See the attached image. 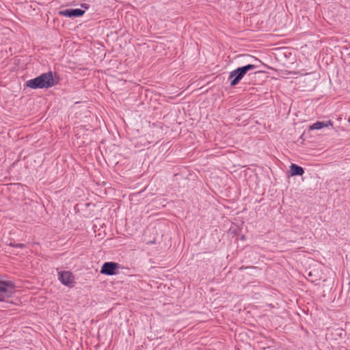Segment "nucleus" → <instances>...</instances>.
<instances>
[{
  "mask_svg": "<svg viewBox=\"0 0 350 350\" xmlns=\"http://www.w3.org/2000/svg\"><path fill=\"white\" fill-rule=\"evenodd\" d=\"M58 81V78L54 77L53 73L50 71L27 81L26 85L32 89L49 88L57 84Z\"/></svg>",
  "mask_w": 350,
  "mask_h": 350,
  "instance_id": "f257e3e1",
  "label": "nucleus"
},
{
  "mask_svg": "<svg viewBox=\"0 0 350 350\" xmlns=\"http://www.w3.org/2000/svg\"><path fill=\"white\" fill-rule=\"evenodd\" d=\"M15 293V285L0 276V301H8Z\"/></svg>",
  "mask_w": 350,
  "mask_h": 350,
  "instance_id": "f03ea898",
  "label": "nucleus"
},
{
  "mask_svg": "<svg viewBox=\"0 0 350 350\" xmlns=\"http://www.w3.org/2000/svg\"><path fill=\"white\" fill-rule=\"evenodd\" d=\"M257 68L254 64H247L246 66L237 68L230 73L229 79L230 81V86H235L243 78L246 73L250 70H253Z\"/></svg>",
  "mask_w": 350,
  "mask_h": 350,
  "instance_id": "7ed1b4c3",
  "label": "nucleus"
},
{
  "mask_svg": "<svg viewBox=\"0 0 350 350\" xmlns=\"http://www.w3.org/2000/svg\"><path fill=\"white\" fill-rule=\"evenodd\" d=\"M118 267V263L113 262H107L103 265L100 273L107 275H113L116 274V269Z\"/></svg>",
  "mask_w": 350,
  "mask_h": 350,
  "instance_id": "20e7f679",
  "label": "nucleus"
},
{
  "mask_svg": "<svg viewBox=\"0 0 350 350\" xmlns=\"http://www.w3.org/2000/svg\"><path fill=\"white\" fill-rule=\"evenodd\" d=\"M85 11L79 8L66 9L59 12L62 16L73 18L81 16L84 14Z\"/></svg>",
  "mask_w": 350,
  "mask_h": 350,
  "instance_id": "39448f33",
  "label": "nucleus"
},
{
  "mask_svg": "<svg viewBox=\"0 0 350 350\" xmlns=\"http://www.w3.org/2000/svg\"><path fill=\"white\" fill-rule=\"evenodd\" d=\"M59 280L63 284L69 286L73 282L74 278L70 272L62 271L59 273Z\"/></svg>",
  "mask_w": 350,
  "mask_h": 350,
  "instance_id": "423d86ee",
  "label": "nucleus"
},
{
  "mask_svg": "<svg viewBox=\"0 0 350 350\" xmlns=\"http://www.w3.org/2000/svg\"><path fill=\"white\" fill-rule=\"evenodd\" d=\"M328 126H332V122L331 120H328L327 122H317L312 125L310 126V130H314V129H321L323 127H327Z\"/></svg>",
  "mask_w": 350,
  "mask_h": 350,
  "instance_id": "0eeeda50",
  "label": "nucleus"
},
{
  "mask_svg": "<svg viewBox=\"0 0 350 350\" xmlns=\"http://www.w3.org/2000/svg\"><path fill=\"white\" fill-rule=\"evenodd\" d=\"M290 167L292 176H302L304 173V169L296 164H291Z\"/></svg>",
  "mask_w": 350,
  "mask_h": 350,
  "instance_id": "6e6552de",
  "label": "nucleus"
},
{
  "mask_svg": "<svg viewBox=\"0 0 350 350\" xmlns=\"http://www.w3.org/2000/svg\"><path fill=\"white\" fill-rule=\"evenodd\" d=\"M16 246L23 247H24V245L22 243H19V244L16 245Z\"/></svg>",
  "mask_w": 350,
  "mask_h": 350,
  "instance_id": "1a4fd4ad",
  "label": "nucleus"
}]
</instances>
